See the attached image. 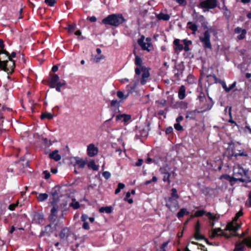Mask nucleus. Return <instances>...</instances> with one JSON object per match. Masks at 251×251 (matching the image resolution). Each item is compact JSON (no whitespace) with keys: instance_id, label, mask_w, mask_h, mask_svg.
Returning <instances> with one entry per match:
<instances>
[{"instance_id":"nucleus-1","label":"nucleus","mask_w":251,"mask_h":251,"mask_svg":"<svg viewBox=\"0 0 251 251\" xmlns=\"http://www.w3.org/2000/svg\"><path fill=\"white\" fill-rule=\"evenodd\" d=\"M242 214L243 213L241 211L238 212L236 214L234 220L227 225L226 229L230 232V235H227L225 231L222 230L220 228H218L212 229L211 237L214 238L216 236H225L226 238H229L231 235H232L238 236L240 239L243 238L246 235L245 232H243L241 234L235 233L236 230L241 227V223L238 222V219Z\"/></svg>"},{"instance_id":"nucleus-2","label":"nucleus","mask_w":251,"mask_h":251,"mask_svg":"<svg viewBox=\"0 0 251 251\" xmlns=\"http://www.w3.org/2000/svg\"><path fill=\"white\" fill-rule=\"evenodd\" d=\"M8 55V52L6 50L0 51V68L9 74L14 71L15 62Z\"/></svg>"},{"instance_id":"nucleus-3","label":"nucleus","mask_w":251,"mask_h":251,"mask_svg":"<svg viewBox=\"0 0 251 251\" xmlns=\"http://www.w3.org/2000/svg\"><path fill=\"white\" fill-rule=\"evenodd\" d=\"M171 192V196L165 199V205L172 212H175L179 208L177 200L179 197L176 188H172Z\"/></svg>"},{"instance_id":"nucleus-4","label":"nucleus","mask_w":251,"mask_h":251,"mask_svg":"<svg viewBox=\"0 0 251 251\" xmlns=\"http://www.w3.org/2000/svg\"><path fill=\"white\" fill-rule=\"evenodd\" d=\"M126 20L122 14H111L102 20V23L114 26H118L125 22Z\"/></svg>"},{"instance_id":"nucleus-5","label":"nucleus","mask_w":251,"mask_h":251,"mask_svg":"<svg viewBox=\"0 0 251 251\" xmlns=\"http://www.w3.org/2000/svg\"><path fill=\"white\" fill-rule=\"evenodd\" d=\"M233 175L235 178V181L247 183L251 182V179L248 175L247 171L239 166L234 168Z\"/></svg>"},{"instance_id":"nucleus-6","label":"nucleus","mask_w":251,"mask_h":251,"mask_svg":"<svg viewBox=\"0 0 251 251\" xmlns=\"http://www.w3.org/2000/svg\"><path fill=\"white\" fill-rule=\"evenodd\" d=\"M204 214H205L206 217L210 220V225L212 226H213L215 225V223L219 219L218 216L214 215L211 212H206L204 210H201L197 211L194 214V216L196 217H201Z\"/></svg>"},{"instance_id":"nucleus-7","label":"nucleus","mask_w":251,"mask_h":251,"mask_svg":"<svg viewBox=\"0 0 251 251\" xmlns=\"http://www.w3.org/2000/svg\"><path fill=\"white\" fill-rule=\"evenodd\" d=\"M216 0H205L200 2L199 7L203 9V12H206L210 9H213L217 6Z\"/></svg>"},{"instance_id":"nucleus-8","label":"nucleus","mask_w":251,"mask_h":251,"mask_svg":"<svg viewBox=\"0 0 251 251\" xmlns=\"http://www.w3.org/2000/svg\"><path fill=\"white\" fill-rule=\"evenodd\" d=\"M245 246L251 248V237H247L243 241L238 242L236 244L234 251H243Z\"/></svg>"},{"instance_id":"nucleus-9","label":"nucleus","mask_w":251,"mask_h":251,"mask_svg":"<svg viewBox=\"0 0 251 251\" xmlns=\"http://www.w3.org/2000/svg\"><path fill=\"white\" fill-rule=\"evenodd\" d=\"M200 41L202 43L204 49H212V45L210 42V35L208 30L204 32L203 36L200 37Z\"/></svg>"},{"instance_id":"nucleus-10","label":"nucleus","mask_w":251,"mask_h":251,"mask_svg":"<svg viewBox=\"0 0 251 251\" xmlns=\"http://www.w3.org/2000/svg\"><path fill=\"white\" fill-rule=\"evenodd\" d=\"M57 200L55 198H53L52 200L50 201V203L52 207L50 210V214L49 216L50 220L55 221L57 217V214L59 210V207L57 205Z\"/></svg>"},{"instance_id":"nucleus-11","label":"nucleus","mask_w":251,"mask_h":251,"mask_svg":"<svg viewBox=\"0 0 251 251\" xmlns=\"http://www.w3.org/2000/svg\"><path fill=\"white\" fill-rule=\"evenodd\" d=\"M141 69V72H142V75L140 83L142 85H144L147 82V79L150 77V74L149 69L146 68L145 66H142Z\"/></svg>"},{"instance_id":"nucleus-12","label":"nucleus","mask_w":251,"mask_h":251,"mask_svg":"<svg viewBox=\"0 0 251 251\" xmlns=\"http://www.w3.org/2000/svg\"><path fill=\"white\" fill-rule=\"evenodd\" d=\"M72 163L75 167L78 166V169H83L87 164V161L78 157H75L72 159Z\"/></svg>"},{"instance_id":"nucleus-13","label":"nucleus","mask_w":251,"mask_h":251,"mask_svg":"<svg viewBox=\"0 0 251 251\" xmlns=\"http://www.w3.org/2000/svg\"><path fill=\"white\" fill-rule=\"evenodd\" d=\"M136 87V84L133 86H131L130 85H127L126 88L129 90V91L126 94H124V93L121 91H118L117 92V96L121 100H126L129 96V95L132 92V91L135 89Z\"/></svg>"},{"instance_id":"nucleus-14","label":"nucleus","mask_w":251,"mask_h":251,"mask_svg":"<svg viewBox=\"0 0 251 251\" xmlns=\"http://www.w3.org/2000/svg\"><path fill=\"white\" fill-rule=\"evenodd\" d=\"M99 152L98 148L94 144H90L87 146V155L91 157L96 155Z\"/></svg>"},{"instance_id":"nucleus-15","label":"nucleus","mask_w":251,"mask_h":251,"mask_svg":"<svg viewBox=\"0 0 251 251\" xmlns=\"http://www.w3.org/2000/svg\"><path fill=\"white\" fill-rule=\"evenodd\" d=\"M135 64L137 66V67L135 69V74L136 75H139L141 74V68L143 66L142 64V60L141 58L135 54Z\"/></svg>"},{"instance_id":"nucleus-16","label":"nucleus","mask_w":251,"mask_h":251,"mask_svg":"<svg viewBox=\"0 0 251 251\" xmlns=\"http://www.w3.org/2000/svg\"><path fill=\"white\" fill-rule=\"evenodd\" d=\"M144 40L145 37L143 35L138 40V43L142 50L150 51V50L149 48L150 47L151 43L149 42H145Z\"/></svg>"},{"instance_id":"nucleus-17","label":"nucleus","mask_w":251,"mask_h":251,"mask_svg":"<svg viewBox=\"0 0 251 251\" xmlns=\"http://www.w3.org/2000/svg\"><path fill=\"white\" fill-rule=\"evenodd\" d=\"M199 100L200 102V105L201 108L203 109V111H206L211 108V106L209 104L206 103L207 102L205 96H200L199 97Z\"/></svg>"},{"instance_id":"nucleus-18","label":"nucleus","mask_w":251,"mask_h":251,"mask_svg":"<svg viewBox=\"0 0 251 251\" xmlns=\"http://www.w3.org/2000/svg\"><path fill=\"white\" fill-rule=\"evenodd\" d=\"M131 115L129 114H119L116 116V120L126 124L131 120Z\"/></svg>"},{"instance_id":"nucleus-19","label":"nucleus","mask_w":251,"mask_h":251,"mask_svg":"<svg viewBox=\"0 0 251 251\" xmlns=\"http://www.w3.org/2000/svg\"><path fill=\"white\" fill-rule=\"evenodd\" d=\"M50 158L54 160L55 161H58L61 159V156L59 154V151L55 150L50 152L49 154Z\"/></svg>"},{"instance_id":"nucleus-20","label":"nucleus","mask_w":251,"mask_h":251,"mask_svg":"<svg viewBox=\"0 0 251 251\" xmlns=\"http://www.w3.org/2000/svg\"><path fill=\"white\" fill-rule=\"evenodd\" d=\"M234 32L235 33L239 34L237 36V38L239 40H242L245 37V35L247 33V31L245 29H242L240 27H237L235 28Z\"/></svg>"},{"instance_id":"nucleus-21","label":"nucleus","mask_w":251,"mask_h":251,"mask_svg":"<svg viewBox=\"0 0 251 251\" xmlns=\"http://www.w3.org/2000/svg\"><path fill=\"white\" fill-rule=\"evenodd\" d=\"M200 224L199 221L197 222L196 226H195V238L197 240L201 239L203 238V236L200 233Z\"/></svg>"},{"instance_id":"nucleus-22","label":"nucleus","mask_w":251,"mask_h":251,"mask_svg":"<svg viewBox=\"0 0 251 251\" xmlns=\"http://www.w3.org/2000/svg\"><path fill=\"white\" fill-rule=\"evenodd\" d=\"M59 77L56 74H54L51 76L50 80V86L51 88H54L57 83L59 82Z\"/></svg>"},{"instance_id":"nucleus-23","label":"nucleus","mask_w":251,"mask_h":251,"mask_svg":"<svg viewBox=\"0 0 251 251\" xmlns=\"http://www.w3.org/2000/svg\"><path fill=\"white\" fill-rule=\"evenodd\" d=\"M173 43L175 46L174 50L176 52H180L183 50V46L182 44H180L179 39H175Z\"/></svg>"},{"instance_id":"nucleus-24","label":"nucleus","mask_w":251,"mask_h":251,"mask_svg":"<svg viewBox=\"0 0 251 251\" xmlns=\"http://www.w3.org/2000/svg\"><path fill=\"white\" fill-rule=\"evenodd\" d=\"M186 89L184 85H181L178 90V98L182 100L185 97Z\"/></svg>"},{"instance_id":"nucleus-25","label":"nucleus","mask_w":251,"mask_h":251,"mask_svg":"<svg viewBox=\"0 0 251 251\" xmlns=\"http://www.w3.org/2000/svg\"><path fill=\"white\" fill-rule=\"evenodd\" d=\"M52 232V227L50 225H48L45 226L44 230H42L41 233V236L50 235Z\"/></svg>"},{"instance_id":"nucleus-26","label":"nucleus","mask_w":251,"mask_h":251,"mask_svg":"<svg viewBox=\"0 0 251 251\" xmlns=\"http://www.w3.org/2000/svg\"><path fill=\"white\" fill-rule=\"evenodd\" d=\"M156 18L159 20L168 21L170 19V16L168 14L160 12L156 15Z\"/></svg>"},{"instance_id":"nucleus-27","label":"nucleus","mask_w":251,"mask_h":251,"mask_svg":"<svg viewBox=\"0 0 251 251\" xmlns=\"http://www.w3.org/2000/svg\"><path fill=\"white\" fill-rule=\"evenodd\" d=\"M189 214V212L187 211L186 208H182L180 209L179 212L177 213L176 216L178 219L182 218L185 215H188Z\"/></svg>"},{"instance_id":"nucleus-28","label":"nucleus","mask_w":251,"mask_h":251,"mask_svg":"<svg viewBox=\"0 0 251 251\" xmlns=\"http://www.w3.org/2000/svg\"><path fill=\"white\" fill-rule=\"evenodd\" d=\"M187 27L192 31V33L195 34L198 30V26L196 24H194L191 22L187 23Z\"/></svg>"},{"instance_id":"nucleus-29","label":"nucleus","mask_w":251,"mask_h":251,"mask_svg":"<svg viewBox=\"0 0 251 251\" xmlns=\"http://www.w3.org/2000/svg\"><path fill=\"white\" fill-rule=\"evenodd\" d=\"M87 165L89 168L92 169L94 171H98L99 168V166L96 164L94 160L90 161Z\"/></svg>"},{"instance_id":"nucleus-30","label":"nucleus","mask_w":251,"mask_h":251,"mask_svg":"<svg viewBox=\"0 0 251 251\" xmlns=\"http://www.w3.org/2000/svg\"><path fill=\"white\" fill-rule=\"evenodd\" d=\"M221 178H224V179L228 180L231 183V185H233V183H232L233 181H236L235 178L234 176H231L228 175H222L221 176Z\"/></svg>"},{"instance_id":"nucleus-31","label":"nucleus","mask_w":251,"mask_h":251,"mask_svg":"<svg viewBox=\"0 0 251 251\" xmlns=\"http://www.w3.org/2000/svg\"><path fill=\"white\" fill-rule=\"evenodd\" d=\"M48 194L47 193H40L37 196V200L39 202H42L48 198Z\"/></svg>"},{"instance_id":"nucleus-32","label":"nucleus","mask_w":251,"mask_h":251,"mask_svg":"<svg viewBox=\"0 0 251 251\" xmlns=\"http://www.w3.org/2000/svg\"><path fill=\"white\" fill-rule=\"evenodd\" d=\"M184 44V47H183V50L185 51H188L190 50V48L189 47V46L191 44H192V41L191 40H188L187 39H184L182 40Z\"/></svg>"},{"instance_id":"nucleus-33","label":"nucleus","mask_w":251,"mask_h":251,"mask_svg":"<svg viewBox=\"0 0 251 251\" xmlns=\"http://www.w3.org/2000/svg\"><path fill=\"white\" fill-rule=\"evenodd\" d=\"M54 115L49 112H45L43 113L41 115V119H51L53 118Z\"/></svg>"},{"instance_id":"nucleus-34","label":"nucleus","mask_w":251,"mask_h":251,"mask_svg":"<svg viewBox=\"0 0 251 251\" xmlns=\"http://www.w3.org/2000/svg\"><path fill=\"white\" fill-rule=\"evenodd\" d=\"M100 212L101 213L105 212L106 213H111L112 211V207L110 206L101 207L100 208Z\"/></svg>"},{"instance_id":"nucleus-35","label":"nucleus","mask_w":251,"mask_h":251,"mask_svg":"<svg viewBox=\"0 0 251 251\" xmlns=\"http://www.w3.org/2000/svg\"><path fill=\"white\" fill-rule=\"evenodd\" d=\"M196 111H191L187 113L186 118L187 119H195L196 118Z\"/></svg>"},{"instance_id":"nucleus-36","label":"nucleus","mask_w":251,"mask_h":251,"mask_svg":"<svg viewBox=\"0 0 251 251\" xmlns=\"http://www.w3.org/2000/svg\"><path fill=\"white\" fill-rule=\"evenodd\" d=\"M170 168L168 166H163L160 168V172L161 174L164 175L169 173Z\"/></svg>"},{"instance_id":"nucleus-37","label":"nucleus","mask_w":251,"mask_h":251,"mask_svg":"<svg viewBox=\"0 0 251 251\" xmlns=\"http://www.w3.org/2000/svg\"><path fill=\"white\" fill-rule=\"evenodd\" d=\"M73 202L70 204V206L72 207L74 209H78L80 206V204L78 201H75V199H73Z\"/></svg>"},{"instance_id":"nucleus-38","label":"nucleus","mask_w":251,"mask_h":251,"mask_svg":"<svg viewBox=\"0 0 251 251\" xmlns=\"http://www.w3.org/2000/svg\"><path fill=\"white\" fill-rule=\"evenodd\" d=\"M125 187V185L124 183H119L118 184V187L115 190V194H118L119 193H120V192L121 191V190L123 189H124Z\"/></svg>"},{"instance_id":"nucleus-39","label":"nucleus","mask_w":251,"mask_h":251,"mask_svg":"<svg viewBox=\"0 0 251 251\" xmlns=\"http://www.w3.org/2000/svg\"><path fill=\"white\" fill-rule=\"evenodd\" d=\"M163 175V181L164 182H167L168 184H170L171 182L170 180V174L168 173L166 174H164Z\"/></svg>"},{"instance_id":"nucleus-40","label":"nucleus","mask_w":251,"mask_h":251,"mask_svg":"<svg viewBox=\"0 0 251 251\" xmlns=\"http://www.w3.org/2000/svg\"><path fill=\"white\" fill-rule=\"evenodd\" d=\"M65 85H66L65 82H59L57 83V84L55 85L56 90L59 92H61V87L65 86Z\"/></svg>"},{"instance_id":"nucleus-41","label":"nucleus","mask_w":251,"mask_h":251,"mask_svg":"<svg viewBox=\"0 0 251 251\" xmlns=\"http://www.w3.org/2000/svg\"><path fill=\"white\" fill-rule=\"evenodd\" d=\"M173 1L177 3L180 6H185L187 4L186 0H172Z\"/></svg>"},{"instance_id":"nucleus-42","label":"nucleus","mask_w":251,"mask_h":251,"mask_svg":"<svg viewBox=\"0 0 251 251\" xmlns=\"http://www.w3.org/2000/svg\"><path fill=\"white\" fill-rule=\"evenodd\" d=\"M187 81L189 84H193L195 82L194 76L192 75H189L187 77Z\"/></svg>"},{"instance_id":"nucleus-43","label":"nucleus","mask_w":251,"mask_h":251,"mask_svg":"<svg viewBox=\"0 0 251 251\" xmlns=\"http://www.w3.org/2000/svg\"><path fill=\"white\" fill-rule=\"evenodd\" d=\"M104 57L103 56V55H99V54H98L97 55H96L94 59V61L96 63H98L99 62L100 60L103 59Z\"/></svg>"},{"instance_id":"nucleus-44","label":"nucleus","mask_w":251,"mask_h":251,"mask_svg":"<svg viewBox=\"0 0 251 251\" xmlns=\"http://www.w3.org/2000/svg\"><path fill=\"white\" fill-rule=\"evenodd\" d=\"M68 31L70 33H73L75 29V25H68Z\"/></svg>"},{"instance_id":"nucleus-45","label":"nucleus","mask_w":251,"mask_h":251,"mask_svg":"<svg viewBox=\"0 0 251 251\" xmlns=\"http://www.w3.org/2000/svg\"><path fill=\"white\" fill-rule=\"evenodd\" d=\"M119 105H120V102L119 101H118L117 100H112L111 101V103H110V105L111 106H113V107H115V106H117V107H119Z\"/></svg>"},{"instance_id":"nucleus-46","label":"nucleus","mask_w":251,"mask_h":251,"mask_svg":"<svg viewBox=\"0 0 251 251\" xmlns=\"http://www.w3.org/2000/svg\"><path fill=\"white\" fill-rule=\"evenodd\" d=\"M45 2L46 4L50 6H52L56 2L55 0H45Z\"/></svg>"},{"instance_id":"nucleus-47","label":"nucleus","mask_w":251,"mask_h":251,"mask_svg":"<svg viewBox=\"0 0 251 251\" xmlns=\"http://www.w3.org/2000/svg\"><path fill=\"white\" fill-rule=\"evenodd\" d=\"M18 205V202H17L15 203H12L9 205L8 209L11 211H13L15 210V208L17 207Z\"/></svg>"},{"instance_id":"nucleus-48","label":"nucleus","mask_w":251,"mask_h":251,"mask_svg":"<svg viewBox=\"0 0 251 251\" xmlns=\"http://www.w3.org/2000/svg\"><path fill=\"white\" fill-rule=\"evenodd\" d=\"M102 175L106 179H109L111 176L110 173L108 171L103 172Z\"/></svg>"},{"instance_id":"nucleus-49","label":"nucleus","mask_w":251,"mask_h":251,"mask_svg":"<svg viewBox=\"0 0 251 251\" xmlns=\"http://www.w3.org/2000/svg\"><path fill=\"white\" fill-rule=\"evenodd\" d=\"M157 180V179L156 176H153L151 179L146 181L145 182V184L148 185L152 182H156Z\"/></svg>"},{"instance_id":"nucleus-50","label":"nucleus","mask_w":251,"mask_h":251,"mask_svg":"<svg viewBox=\"0 0 251 251\" xmlns=\"http://www.w3.org/2000/svg\"><path fill=\"white\" fill-rule=\"evenodd\" d=\"M219 83H220V84H221L222 87L225 90V91L226 92H227V87L226 86V82L223 80H220Z\"/></svg>"},{"instance_id":"nucleus-51","label":"nucleus","mask_w":251,"mask_h":251,"mask_svg":"<svg viewBox=\"0 0 251 251\" xmlns=\"http://www.w3.org/2000/svg\"><path fill=\"white\" fill-rule=\"evenodd\" d=\"M169 243V241H167L166 242H164L162 244L161 248H160L161 251H165V248L168 246Z\"/></svg>"},{"instance_id":"nucleus-52","label":"nucleus","mask_w":251,"mask_h":251,"mask_svg":"<svg viewBox=\"0 0 251 251\" xmlns=\"http://www.w3.org/2000/svg\"><path fill=\"white\" fill-rule=\"evenodd\" d=\"M174 127L176 130L178 131L181 130L183 129V127L180 125L179 123H177L174 125Z\"/></svg>"},{"instance_id":"nucleus-53","label":"nucleus","mask_w":251,"mask_h":251,"mask_svg":"<svg viewBox=\"0 0 251 251\" xmlns=\"http://www.w3.org/2000/svg\"><path fill=\"white\" fill-rule=\"evenodd\" d=\"M236 84V82L234 81L232 84H231L228 87H227V92H229L231 90L233 89Z\"/></svg>"},{"instance_id":"nucleus-54","label":"nucleus","mask_w":251,"mask_h":251,"mask_svg":"<svg viewBox=\"0 0 251 251\" xmlns=\"http://www.w3.org/2000/svg\"><path fill=\"white\" fill-rule=\"evenodd\" d=\"M82 227L85 229H89L90 228L89 224L87 222H83Z\"/></svg>"},{"instance_id":"nucleus-55","label":"nucleus","mask_w":251,"mask_h":251,"mask_svg":"<svg viewBox=\"0 0 251 251\" xmlns=\"http://www.w3.org/2000/svg\"><path fill=\"white\" fill-rule=\"evenodd\" d=\"M0 48L1 49L0 51H3V50H5L4 49V42L2 39H0Z\"/></svg>"},{"instance_id":"nucleus-56","label":"nucleus","mask_w":251,"mask_h":251,"mask_svg":"<svg viewBox=\"0 0 251 251\" xmlns=\"http://www.w3.org/2000/svg\"><path fill=\"white\" fill-rule=\"evenodd\" d=\"M44 174L45 175V179H49L50 176V173H49L47 171H44Z\"/></svg>"},{"instance_id":"nucleus-57","label":"nucleus","mask_w":251,"mask_h":251,"mask_svg":"<svg viewBox=\"0 0 251 251\" xmlns=\"http://www.w3.org/2000/svg\"><path fill=\"white\" fill-rule=\"evenodd\" d=\"M88 219V217L86 214L82 215L81 217V220L83 222H86V220Z\"/></svg>"},{"instance_id":"nucleus-58","label":"nucleus","mask_w":251,"mask_h":251,"mask_svg":"<svg viewBox=\"0 0 251 251\" xmlns=\"http://www.w3.org/2000/svg\"><path fill=\"white\" fill-rule=\"evenodd\" d=\"M66 231V229H63L61 232H60L59 236L61 238H64L65 236V231Z\"/></svg>"},{"instance_id":"nucleus-59","label":"nucleus","mask_w":251,"mask_h":251,"mask_svg":"<svg viewBox=\"0 0 251 251\" xmlns=\"http://www.w3.org/2000/svg\"><path fill=\"white\" fill-rule=\"evenodd\" d=\"M143 160L142 159H139L137 162L136 163V166H140L142 165Z\"/></svg>"},{"instance_id":"nucleus-60","label":"nucleus","mask_w":251,"mask_h":251,"mask_svg":"<svg viewBox=\"0 0 251 251\" xmlns=\"http://www.w3.org/2000/svg\"><path fill=\"white\" fill-rule=\"evenodd\" d=\"M245 155L244 153L242 151V152H240L239 153H233L232 154V156H234L235 157H237L238 156H244Z\"/></svg>"},{"instance_id":"nucleus-61","label":"nucleus","mask_w":251,"mask_h":251,"mask_svg":"<svg viewBox=\"0 0 251 251\" xmlns=\"http://www.w3.org/2000/svg\"><path fill=\"white\" fill-rule=\"evenodd\" d=\"M183 119V117L182 116H179L176 119V121L177 123H179L180 122L182 121Z\"/></svg>"},{"instance_id":"nucleus-62","label":"nucleus","mask_w":251,"mask_h":251,"mask_svg":"<svg viewBox=\"0 0 251 251\" xmlns=\"http://www.w3.org/2000/svg\"><path fill=\"white\" fill-rule=\"evenodd\" d=\"M16 55V53L15 52H12L10 55L8 53V56L10 57V59H12V58H15Z\"/></svg>"},{"instance_id":"nucleus-63","label":"nucleus","mask_w":251,"mask_h":251,"mask_svg":"<svg viewBox=\"0 0 251 251\" xmlns=\"http://www.w3.org/2000/svg\"><path fill=\"white\" fill-rule=\"evenodd\" d=\"M89 20L91 22H95L97 21V18H96V17L95 16H92V17L89 18Z\"/></svg>"},{"instance_id":"nucleus-64","label":"nucleus","mask_w":251,"mask_h":251,"mask_svg":"<svg viewBox=\"0 0 251 251\" xmlns=\"http://www.w3.org/2000/svg\"><path fill=\"white\" fill-rule=\"evenodd\" d=\"M248 201L250 206H251V191L249 194Z\"/></svg>"}]
</instances>
